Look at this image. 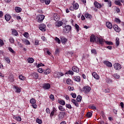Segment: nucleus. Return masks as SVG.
Masks as SVG:
<instances>
[{"instance_id": "f257e3e1", "label": "nucleus", "mask_w": 124, "mask_h": 124, "mask_svg": "<svg viewBox=\"0 0 124 124\" xmlns=\"http://www.w3.org/2000/svg\"><path fill=\"white\" fill-rule=\"evenodd\" d=\"M92 88L90 86H85L82 88V92L85 93V94H88L90 93V92H91Z\"/></svg>"}, {"instance_id": "39448f33", "label": "nucleus", "mask_w": 124, "mask_h": 124, "mask_svg": "<svg viewBox=\"0 0 124 124\" xmlns=\"http://www.w3.org/2000/svg\"><path fill=\"white\" fill-rule=\"evenodd\" d=\"M57 108H56L55 107H53L52 108V111L50 113V117L51 119H53V117H54V115L56 113H57Z\"/></svg>"}, {"instance_id": "79ce46f5", "label": "nucleus", "mask_w": 124, "mask_h": 124, "mask_svg": "<svg viewBox=\"0 0 124 124\" xmlns=\"http://www.w3.org/2000/svg\"><path fill=\"white\" fill-rule=\"evenodd\" d=\"M36 122L39 124H42L43 123L42 120H41V119H40L39 118H37L36 119Z\"/></svg>"}, {"instance_id": "c03bdc74", "label": "nucleus", "mask_w": 124, "mask_h": 124, "mask_svg": "<svg viewBox=\"0 0 124 124\" xmlns=\"http://www.w3.org/2000/svg\"><path fill=\"white\" fill-rule=\"evenodd\" d=\"M53 17L54 20H55V21H59V17L57 15V14H54Z\"/></svg>"}, {"instance_id": "6ab92c4d", "label": "nucleus", "mask_w": 124, "mask_h": 124, "mask_svg": "<svg viewBox=\"0 0 124 124\" xmlns=\"http://www.w3.org/2000/svg\"><path fill=\"white\" fill-rule=\"evenodd\" d=\"M75 1H74V4H73V6H74V9L75 10H77L79 8V4L78 3H74Z\"/></svg>"}, {"instance_id": "58836bf2", "label": "nucleus", "mask_w": 124, "mask_h": 124, "mask_svg": "<svg viewBox=\"0 0 124 124\" xmlns=\"http://www.w3.org/2000/svg\"><path fill=\"white\" fill-rule=\"evenodd\" d=\"M114 22H116L117 24H121V21L119 18L116 17L114 19Z\"/></svg>"}, {"instance_id": "338daca9", "label": "nucleus", "mask_w": 124, "mask_h": 124, "mask_svg": "<svg viewBox=\"0 0 124 124\" xmlns=\"http://www.w3.org/2000/svg\"><path fill=\"white\" fill-rule=\"evenodd\" d=\"M46 113L47 114H50V109L49 108H46Z\"/></svg>"}, {"instance_id": "1a4fd4ad", "label": "nucleus", "mask_w": 124, "mask_h": 124, "mask_svg": "<svg viewBox=\"0 0 124 124\" xmlns=\"http://www.w3.org/2000/svg\"><path fill=\"white\" fill-rule=\"evenodd\" d=\"M60 39H61L62 44H65V43L67 42V39L64 37V36H61Z\"/></svg>"}, {"instance_id": "37998d69", "label": "nucleus", "mask_w": 124, "mask_h": 124, "mask_svg": "<svg viewBox=\"0 0 124 124\" xmlns=\"http://www.w3.org/2000/svg\"><path fill=\"white\" fill-rule=\"evenodd\" d=\"M115 4H116V5H119V6H121V5H122L121 1H120L119 0H116L115 1Z\"/></svg>"}, {"instance_id": "a211bd4d", "label": "nucleus", "mask_w": 124, "mask_h": 124, "mask_svg": "<svg viewBox=\"0 0 124 124\" xmlns=\"http://www.w3.org/2000/svg\"><path fill=\"white\" fill-rule=\"evenodd\" d=\"M74 80L76 82H81V78L79 76H77L74 77Z\"/></svg>"}, {"instance_id": "473e14b6", "label": "nucleus", "mask_w": 124, "mask_h": 124, "mask_svg": "<svg viewBox=\"0 0 124 124\" xmlns=\"http://www.w3.org/2000/svg\"><path fill=\"white\" fill-rule=\"evenodd\" d=\"M65 74H68L69 75H73L74 74V72L72 71L71 70H69L65 73Z\"/></svg>"}, {"instance_id": "2f4dec72", "label": "nucleus", "mask_w": 124, "mask_h": 124, "mask_svg": "<svg viewBox=\"0 0 124 124\" xmlns=\"http://www.w3.org/2000/svg\"><path fill=\"white\" fill-rule=\"evenodd\" d=\"M77 101L78 102H81L82 101V96L80 95H78L77 97Z\"/></svg>"}, {"instance_id": "774afa93", "label": "nucleus", "mask_w": 124, "mask_h": 124, "mask_svg": "<svg viewBox=\"0 0 124 124\" xmlns=\"http://www.w3.org/2000/svg\"><path fill=\"white\" fill-rule=\"evenodd\" d=\"M105 93H109L110 92V89L109 88H107L105 89L104 90Z\"/></svg>"}, {"instance_id": "603ef678", "label": "nucleus", "mask_w": 124, "mask_h": 124, "mask_svg": "<svg viewBox=\"0 0 124 124\" xmlns=\"http://www.w3.org/2000/svg\"><path fill=\"white\" fill-rule=\"evenodd\" d=\"M107 2H108V5L109 7H111L112 6V2H111V0H108Z\"/></svg>"}, {"instance_id": "c85d7f7f", "label": "nucleus", "mask_w": 124, "mask_h": 124, "mask_svg": "<svg viewBox=\"0 0 124 124\" xmlns=\"http://www.w3.org/2000/svg\"><path fill=\"white\" fill-rule=\"evenodd\" d=\"M32 76L35 79H40V78H39V76H38V74L36 73H33Z\"/></svg>"}, {"instance_id": "bf43d9fd", "label": "nucleus", "mask_w": 124, "mask_h": 124, "mask_svg": "<svg viewBox=\"0 0 124 124\" xmlns=\"http://www.w3.org/2000/svg\"><path fill=\"white\" fill-rule=\"evenodd\" d=\"M105 43L108 45H113V43L112 42H109L108 41H105Z\"/></svg>"}, {"instance_id": "8fccbe9b", "label": "nucleus", "mask_w": 124, "mask_h": 124, "mask_svg": "<svg viewBox=\"0 0 124 124\" xmlns=\"http://www.w3.org/2000/svg\"><path fill=\"white\" fill-rule=\"evenodd\" d=\"M9 41L11 43H14L15 40H14V38H13V37H10L9 39Z\"/></svg>"}, {"instance_id": "09e8293b", "label": "nucleus", "mask_w": 124, "mask_h": 124, "mask_svg": "<svg viewBox=\"0 0 124 124\" xmlns=\"http://www.w3.org/2000/svg\"><path fill=\"white\" fill-rule=\"evenodd\" d=\"M65 107H66V108H68V109H72V107L70 104H66Z\"/></svg>"}, {"instance_id": "72a5a7b5", "label": "nucleus", "mask_w": 124, "mask_h": 124, "mask_svg": "<svg viewBox=\"0 0 124 124\" xmlns=\"http://www.w3.org/2000/svg\"><path fill=\"white\" fill-rule=\"evenodd\" d=\"M86 116L87 118H92V116H93V112L91 111L87 112Z\"/></svg>"}, {"instance_id": "cd10ccee", "label": "nucleus", "mask_w": 124, "mask_h": 124, "mask_svg": "<svg viewBox=\"0 0 124 124\" xmlns=\"http://www.w3.org/2000/svg\"><path fill=\"white\" fill-rule=\"evenodd\" d=\"M63 76V73L62 72H58L57 74V78H61V77H62Z\"/></svg>"}, {"instance_id": "9d476101", "label": "nucleus", "mask_w": 124, "mask_h": 124, "mask_svg": "<svg viewBox=\"0 0 124 124\" xmlns=\"http://www.w3.org/2000/svg\"><path fill=\"white\" fill-rule=\"evenodd\" d=\"M113 29L116 32H120L121 31V28L118 26L116 24L113 25Z\"/></svg>"}, {"instance_id": "ea45409f", "label": "nucleus", "mask_w": 124, "mask_h": 124, "mask_svg": "<svg viewBox=\"0 0 124 124\" xmlns=\"http://www.w3.org/2000/svg\"><path fill=\"white\" fill-rule=\"evenodd\" d=\"M66 83L68 85H71V84H72V80H71V79L70 78H68L66 80Z\"/></svg>"}, {"instance_id": "5fc2aeb1", "label": "nucleus", "mask_w": 124, "mask_h": 124, "mask_svg": "<svg viewBox=\"0 0 124 124\" xmlns=\"http://www.w3.org/2000/svg\"><path fill=\"white\" fill-rule=\"evenodd\" d=\"M49 98H50V99H51V100H52V101H54V100H55V98H54V95H53V94H50V95L49 96Z\"/></svg>"}, {"instance_id": "a18cd8bd", "label": "nucleus", "mask_w": 124, "mask_h": 124, "mask_svg": "<svg viewBox=\"0 0 124 124\" xmlns=\"http://www.w3.org/2000/svg\"><path fill=\"white\" fill-rule=\"evenodd\" d=\"M75 27L76 28V30L77 31V32H79V25H78V24H76L75 25Z\"/></svg>"}, {"instance_id": "4be33fe9", "label": "nucleus", "mask_w": 124, "mask_h": 124, "mask_svg": "<svg viewBox=\"0 0 124 124\" xmlns=\"http://www.w3.org/2000/svg\"><path fill=\"white\" fill-rule=\"evenodd\" d=\"M10 19H11V16H10V15L6 14L5 16V20L8 21H10Z\"/></svg>"}, {"instance_id": "4d7b16f0", "label": "nucleus", "mask_w": 124, "mask_h": 124, "mask_svg": "<svg viewBox=\"0 0 124 124\" xmlns=\"http://www.w3.org/2000/svg\"><path fill=\"white\" fill-rule=\"evenodd\" d=\"M40 66H45V65L42 63H39L37 65V68H39V67H40Z\"/></svg>"}, {"instance_id": "423d86ee", "label": "nucleus", "mask_w": 124, "mask_h": 124, "mask_svg": "<svg viewBox=\"0 0 124 124\" xmlns=\"http://www.w3.org/2000/svg\"><path fill=\"white\" fill-rule=\"evenodd\" d=\"M113 66L116 70H120L122 68V66L119 63H115L114 64Z\"/></svg>"}, {"instance_id": "412c9836", "label": "nucleus", "mask_w": 124, "mask_h": 124, "mask_svg": "<svg viewBox=\"0 0 124 124\" xmlns=\"http://www.w3.org/2000/svg\"><path fill=\"white\" fill-rule=\"evenodd\" d=\"M14 88L16 90V93H21V89L18 86L15 85L14 86Z\"/></svg>"}, {"instance_id": "13d9d810", "label": "nucleus", "mask_w": 124, "mask_h": 124, "mask_svg": "<svg viewBox=\"0 0 124 124\" xmlns=\"http://www.w3.org/2000/svg\"><path fill=\"white\" fill-rule=\"evenodd\" d=\"M5 60L7 63H10V59L8 57H5Z\"/></svg>"}, {"instance_id": "e2e57ef3", "label": "nucleus", "mask_w": 124, "mask_h": 124, "mask_svg": "<svg viewBox=\"0 0 124 124\" xmlns=\"http://www.w3.org/2000/svg\"><path fill=\"white\" fill-rule=\"evenodd\" d=\"M3 45H4V43H3V41L0 39V47H1V46H3Z\"/></svg>"}, {"instance_id": "0e129e2a", "label": "nucleus", "mask_w": 124, "mask_h": 124, "mask_svg": "<svg viewBox=\"0 0 124 124\" xmlns=\"http://www.w3.org/2000/svg\"><path fill=\"white\" fill-rule=\"evenodd\" d=\"M71 95H72L73 98H76V93H71Z\"/></svg>"}, {"instance_id": "de8ad7c7", "label": "nucleus", "mask_w": 124, "mask_h": 124, "mask_svg": "<svg viewBox=\"0 0 124 124\" xmlns=\"http://www.w3.org/2000/svg\"><path fill=\"white\" fill-rule=\"evenodd\" d=\"M19 79H20V80H21L22 81H24V80L26 79V78L22 75H19Z\"/></svg>"}, {"instance_id": "7c9ffc66", "label": "nucleus", "mask_w": 124, "mask_h": 124, "mask_svg": "<svg viewBox=\"0 0 124 124\" xmlns=\"http://www.w3.org/2000/svg\"><path fill=\"white\" fill-rule=\"evenodd\" d=\"M44 73L45 74V75L49 74V73H51V70L50 69H46L45 71H44Z\"/></svg>"}, {"instance_id": "69168bd1", "label": "nucleus", "mask_w": 124, "mask_h": 124, "mask_svg": "<svg viewBox=\"0 0 124 124\" xmlns=\"http://www.w3.org/2000/svg\"><path fill=\"white\" fill-rule=\"evenodd\" d=\"M43 69L41 68H40L38 69V72H39V73H43Z\"/></svg>"}, {"instance_id": "f3484780", "label": "nucleus", "mask_w": 124, "mask_h": 124, "mask_svg": "<svg viewBox=\"0 0 124 124\" xmlns=\"http://www.w3.org/2000/svg\"><path fill=\"white\" fill-rule=\"evenodd\" d=\"M58 102L59 103V104H61V105H62L63 106H64L65 105V101L62 99H58Z\"/></svg>"}, {"instance_id": "6e6552de", "label": "nucleus", "mask_w": 124, "mask_h": 124, "mask_svg": "<svg viewBox=\"0 0 124 124\" xmlns=\"http://www.w3.org/2000/svg\"><path fill=\"white\" fill-rule=\"evenodd\" d=\"M64 31L65 32H69L71 31V26L69 25H66L64 26Z\"/></svg>"}, {"instance_id": "4468645a", "label": "nucleus", "mask_w": 124, "mask_h": 124, "mask_svg": "<svg viewBox=\"0 0 124 124\" xmlns=\"http://www.w3.org/2000/svg\"><path fill=\"white\" fill-rule=\"evenodd\" d=\"M96 43H99V44H101V45H103V44H104V41L103 40V39L98 37Z\"/></svg>"}, {"instance_id": "f03ea898", "label": "nucleus", "mask_w": 124, "mask_h": 124, "mask_svg": "<svg viewBox=\"0 0 124 124\" xmlns=\"http://www.w3.org/2000/svg\"><path fill=\"white\" fill-rule=\"evenodd\" d=\"M97 39H98V37L94 35H92L90 36V42L92 43H96Z\"/></svg>"}, {"instance_id": "e433bc0d", "label": "nucleus", "mask_w": 124, "mask_h": 124, "mask_svg": "<svg viewBox=\"0 0 124 124\" xmlns=\"http://www.w3.org/2000/svg\"><path fill=\"white\" fill-rule=\"evenodd\" d=\"M8 50L9 51H10V52H11V53L12 54H16V52H15V51H14V50H13V49L12 48V47H9L8 48Z\"/></svg>"}, {"instance_id": "6e6d98bb", "label": "nucleus", "mask_w": 124, "mask_h": 124, "mask_svg": "<svg viewBox=\"0 0 124 124\" xmlns=\"http://www.w3.org/2000/svg\"><path fill=\"white\" fill-rule=\"evenodd\" d=\"M45 2L46 5L50 4V2H51L50 0H45Z\"/></svg>"}, {"instance_id": "20e7f679", "label": "nucleus", "mask_w": 124, "mask_h": 124, "mask_svg": "<svg viewBox=\"0 0 124 124\" xmlns=\"http://www.w3.org/2000/svg\"><path fill=\"white\" fill-rule=\"evenodd\" d=\"M42 88L44 90H49L51 88V84L48 83H43Z\"/></svg>"}, {"instance_id": "c756f323", "label": "nucleus", "mask_w": 124, "mask_h": 124, "mask_svg": "<svg viewBox=\"0 0 124 124\" xmlns=\"http://www.w3.org/2000/svg\"><path fill=\"white\" fill-rule=\"evenodd\" d=\"M24 43H25V45H31V42L28 39H24L23 40Z\"/></svg>"}, {"instance_id": "4c0bfd02", "label": "nucleus", "mask_w": 124, "mask_h": 124, "mask_svg": "<svg viewBox=\"0 0 124 124\" xmlns=\"http://www.w3.org/2000/svg\"><path fill=\"white\" fill-rule=\"evenodd\" d=\"M58 109L60 111H63V112H64L65 111V108H63V107H62V106H59L58 107Z\"/></svg>"}, {"instance_id": "393cba45", "label": "nucleus", "mask_w": 124, "mask_h": 124, "mask_svg": "<svg viewBox=\"0 0 124 124\" xmlns=\"http://www.w3.org/2000/svg\"><path fill=\"white\" fill-rule=\"evenodd\" d=\"M12 34L15 36H17L18 35V31L15 29H13L12 31Z\"/></svg>"}, {"instance_id": "ddd939ff", "label": "nucleus", "mask_w": 124, "mask_h": 124, "mask_svg": "<svg viewBox=\"0 0 124 124\" xmlns=\"http://www.w3.org/2000/svg\"><path fill=\"white\" fill-rule=\"evenodd\" d=\"M39 30L42 31H46V25L44 24H41L39 27Z\"/></svg>"}, {"instance_id": "49530a36", "label": "nucleus", "mask_w": 124, "mask_h": 124, "mask_svg": "<svg viewBox=\"0 0 124 124\" xmlns=\"http://www.w3.org/2000/svg\"><path fill=\"white\" fill-rule=\"evenodd\" d=\"M91 53L92 54H93L94 55H96V54H97V52H96V50L94 49H91Z\"/></svg>"}, {"instance_id": "dca6fc26", "label": "nucleus", "mask_w": 124, "mask_h": 124, "mask_svg": "<svg viewBox=\"0 0 124 124\" xmlns=\"http://www.w3.org/2000/svg\"><path fill=\"white\" fill-rule=\"evenodd\" d=\"M103 63L108 67H112V63L108 61H104Z\"/></svg>"}, {"instance_id": "864d4df0", "label": "nucleus", "mask_w": 124, "mask_h": 124, "mask_svg": "<svg viewBox=\"0 0 124 124\" xmlns=\"http://www.w3.org/2000/svg\"><path fill=\"white\" fill-rule=\"evenodd\" d=\"M55 40L56 41V42L58 43V44H61V40L57 37H55Z\"/></svg>"}, {"instance_id": "b1692460", "label": "nucleus", "mask_w": 124, "mask_h": 124, "mask_svg": "<svg viewBox=\"0 0 124 124\" xmlns=\"http://www.w3.org/2000/svg\"><path fill=\"white\" fill-rule=\"evenodd\" d=\"M63 25L62 21H58V23H55L56 27H62Z\"/></svg>"}, {"instance_id": "f8f14e48", "label": "nucleus", "mask_w": 124, "mask_h": 124, "mask_svg": "<svg viewBox=\"0 0 124 124\" xmlns=\"http://www.w3.org/2000/svg\"><path fill=\"white\" fill-rule=\"evenodd\" d=\"M72 69L74 72H76V73H79L80 72V70H79V68L77 66H74L72 67Z\"/></svg>"}, {"instance_id": "3c124183", "label": "nucleus", "mask_w": 124, "mask_h": 124, "mask_svg": "<svg viewBox=\"0 0 124 124\" xmlns=\"http://www.w3.org/2000/svg\"><path fill=\"white\" fill-rule=\"evenodd\" d=\"M113 77H114L115 79H119V78H120V76L118 74H114L113 75Z\"/></svg>"}, {"instance_id": "9b49d317", "label": "nucleus", "mask_w": 124, "mask_h": 124, "mask_svg": "<svg viewBox=\"0 0 124 124\" xmlns=\"http://www.w3.org/2000/svg\"><path fill=\"white\" fill-rule=\"evenodd\" d=\"M94 5L95 6V7H96V8H98V9H100V8H101L102 5H101V4H100L99 3H98L97 1H95L94 2Z\"/></svg>"}, {"instance_id": "c9c22d12", "label": "nucleus", "mask_w": 124, "mask_h": 124, "mask_svg": "<svg viewBox=\"0 0 124 124\" xmlns=\"http://www.w3.org/2000/svg\"><path fill=\"white\" fill-rule=\"evenodd\" d=\"M30 102L31 104H35V103H36V102L35 101V99L33 98H32L30 100Z\"/></svg>"}, {"instance_id": "052dcab7", "label": "nucleus", "mask_w": 124, "mask_h": 124, "mask_svg": "<svg viewBox=\"0 0 124 124\" xmlns=\"http://www.w3.org/2000/svg\"><path fill=\"white\" fill-rule=\"evenodd\" d=\"M35 45H39V40L38 39L35 40Z\"/></svg>"}, {"instance_id": "7ed1b4c3", "label": "nucleus", "mask_w": 124, "mask_h": 124, "mask_svg": "<svg viewBox=\"0 0 124 124\" xmlns=\"http://www.w3.org/2000/svg\"><path fill=\"white\" fill-rule=\"evenodd\" d=\"M44 19H45V16L43 15H38L37 16V19L38 20V23H42Z\"/></svg>"}, {"instance_id": "0eeeda50", "label": "nucleus", "mask_w": 124, "mask_h": 124, "mask_svg": "<svg viewBox=\"0 0 124 124\" xmlns=\"http://www.w3.org/2000/svg\"><path fill=\"white\" fill-rule=\"evenodd\" d=\"M64 116H65V112H60L58 115L59 120H62L64 118Z\"/></svg>"}, {"instance_id": "5701e85b", "label": "nucleus", "mask_w": 124, "mask_h": 124, "mask_svg": "<svg viewBox=\"0 0 124 124\" xmlns=\"http://www.w3.org/2000/svg\"><path fill=\"white\" fill-rule=\"evenodd\" d=\"M84 16L85 18H89V19H92V18H93V16L88 13H86L84 15Z\"/></svg>"}, {"instance_id": "bb28decb", "label": "nucleus", "mask_w": 124, "mask_h": 124, "mask_svg": "<svg viewBox=\"0 0 124 124\" xmlns=\"http://www.w3.org/2000/svg\"><path fill=\"white\" fill-rule=\"evenodd\" d=\"M15 10H16V12L17 13H20V12L22 11V8L19 7H16Z\"/></svg>"}, {"instance_id": "a878e982", "label": "nucleus", "mask_w": 124, "mask_h": 124, "mask_svg": "<svg viewBox=\"0 0 124 124\" xmlns=\"http://www.w3.org/2000/svg\"><path fill=\"white\" fill-rule=\"evenodd\" d=\"M13 119H14V120H16V121H17V122H21V121H22V118L20 116H14Z\"/></svg>"}, {"instance_id": "680f3d73", "label": "nucleus", "mask_w": 124, "mask_h": 124, "mask_svg": "<svg viewBox=\"0 0 124 124\" xmlns=\"http://www.w3.org/2000/svg\"><path fill=\"white\" fill-rule=\"evenodd\" d=\"M24 37H26V38H28L29 37V33L25 32L24 34H23Z\"/></svg>"}, {"instance_id": "a19ab883", "label": "nucleus", "mask_w": 124, "mask_h": 124, "mask_svg": "<svg viewBox=\"0 0 124 124\" xmlns=\"http://www.w3.org/2000/svg\"><path fill=\"white\" fill-rule=\"evenodd\" d=\"M116 44L117 46L120 45V39L118 37L116 38Z\"/></svg>"}, {"instance_id": "2eb2a0df", "label": "nucleus", "mask_w": 124, "mask_h": 124, "mask_svg": "<svg viewBox=\"0 0 124 124\" xmlns=\"http://www.w3.org/2000/svg\"><path fill=\"white\" fill-rule=\"evenodd\" d=\"M106 26L108 29H109V30H111L113 28V25H112V23L110 22H107L106 23Z\"/></svg>"}, {"instance_id": "aec40b11", "label": "nucleus", "mask_w": 124, "mask_h": 124, "mask_svg": "<svg viewBox=\"0 0 124 124\" xmlns=\"http://www.w3.org/2000/svg\"><path fill=\"white\" fill-rule=\"evenodd\" d=\"M92 75L94 79H96V80H98V79H99V76H98V75H97V74H96V73H92Z\"/></svg>"}, {"instance_id": "f704fd0d", "label": "nucleus", "mask_w": 124, "mask_h": 124, "mask_svg": "<svg viewBox=\"0 0 124 124\" xmlns=\"http://www.w3.org/2000/svg\"><path fill=\"white\" fill-rule=\"evenodd\" d=\"M33 62H34V59H33V58H29L28 59V62L29 63H32Z\"/></svg>"}]
</instances>
